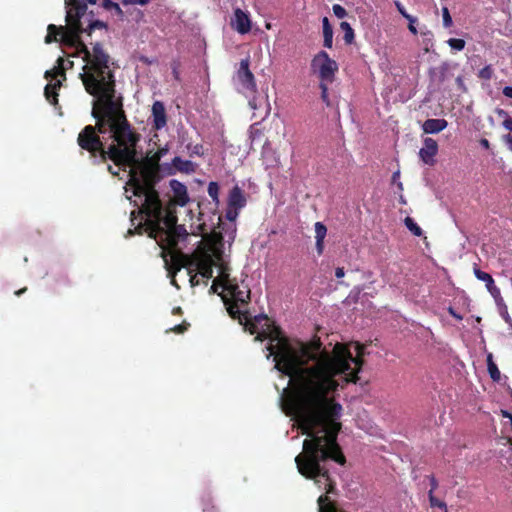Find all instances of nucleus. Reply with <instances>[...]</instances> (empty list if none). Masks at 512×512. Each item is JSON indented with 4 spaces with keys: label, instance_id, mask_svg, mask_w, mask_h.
I'll return each instance as SVG.
<instances>
[{
    "label": "nucleus",
    "instance_id": "58836bf2",
    "mask_svg": "<svg viewBox=\"0 0 512 512\" xmlns=\"http://www.w3.org/2000/svg\"><path fill=\"white\" fill-rule=\"evenodd\" d=\"M239 210L240 209H236L235 207H229L228 206L227 211H226V218L229 221H235L236 218L238 217Z\"/></svg>",
    "mask_w": 512,
    "mask_h": 512
},
{
    "label": "nucleus",
    "instance_id": "13d9d810",
    "mask_svg": "<svg viewBox=\"0 0 512 512\" xmlns=\"http://www.w3.org/2000/svg\"><path fill=\"white\" fill-rule=\"evenodd\" d=\"M26 290H27V288H26V287H24V288L19 289L18 291H16V292H15V294H16L17 296H20V295H21V294H23Z\"/></svg>",
    "mask_w": 512,
    "mask_h": 512
},
{
    "label": "nucleus",
    "instance_id": "bb28decb",
    "mask_svg": "<svg viewBox=\"0 0 512 512\" xmlns=\"http://www.w3.org/2000/svg\"><path fill=\"white\" fill-rule=\"evenodd\" d=\"M161 159V154L159 152H155L151 156H147L144 159L140 160V163H143L145 165L151 166V167H157L160 170L159 162Z\"/></svg>",
    "mask_w": 512,
    "mask_h": 512
},
{
    "label": "nucleus",
    "instance_id": "052dcab7",
    "mask_svg": "<svg viewBox=\"0 0 512 512\" xmlns=\"http://www.w3.org/2000/svg\"><path fill=\"white\" fill-rule=\"evenodd\" d=\"M158 152L161 154V157H162L167 152V150L166 149H160Z\"/></svg>",
    "mask_w": 512,
    "mask_h": 512
},
{
    "label": "nucleus",
    "instance_id": "9b49d317",
    "mask_svg": "<svg viewBox=\"0 0 512 512\" xmlns=\"http://www.w3.org/2000/svg\"><path fill=\"white\" fill-rule=\"evenodd\" d=\"M223 252L220 248H213L212 252H200V263L197 272L206 280L213 276V267L216 262L222 261Z\"/></svg>",
    "mask_w": 512,
    "mask_h": 512
},
{
    "label": "nucleus",
    "instance_id": "7c9ffc66",
    "mask_svg": "<svg viewBox=\"0 0 512 512\" xmlns=\"http://www.w3.org/2000/svg\"><path fill=\"white\" fill-rule=\"evenodd\" d=\"M428 497H429V502H430L431 507H438V508L444 509L445 512H447L446 503L439 500L438 498H436L434 496V493H432V491L428 492Z\"/></svg>",
    "mask_w": 512,
    "mask_h": 512
},
{
    "label": "nucleus",
    "instance_id": "4c0bfd02",
    "mask_svg": "<svg viewBox=\"0 0 512 512\" xmlns=\"http://www.w3.org/2000/svg\"><path fill=\"white\" fill-rule=\"evenodd\" d=\"M332 10L334 15L339 19H342L347 16V11L345 10L344 7H342L339 4H334Z\"/></svg>",
    "mask_w": 512,
    "mask_h": 512
},
{
    "label": "nucleus",
    "instance_id": "e2e57ef3",
    "mask_svg": "<svg viewBox=\"0 0 512 512\" xmlns=\"http://www.w3.org/2000/svg\"><path fill=\"white\" fill-rule=\"evenodd\" d=\"M128 232H129V234H131V235H133V234L135 233V232H134V231H132L131 229H129V231H128Z\"/></svg>",
    "mask_w": 512,
    "mask_h": 512
},
{
    "label": "nucleus",
    "instance_id": "f03ea898",
    "mask_svg": "<svg viewBox=\"0 0 512 512\" xmlns=\"http://www.w3.org/2000/svg\"><path fill=\"white\" fill-rule=\"evenodd\" d=\"M85 90L91 96H102L105 118L100 127L106 125V131L113 140L107 146L106 154L115 166L126 170L127 166L137 163L136 147L141 135L134 129L127 119L124 110L123 96L116 91L114 68L107 70L103 75L88 82Z\"/></svg>",
    "mask_w": 512,
    "mask_h": 512
},
{
    "label": "nucleus",
    "instance_id": "09e8293b",
    "mask_svg": "<svg viewBox=\"0 0 512 512\" xmlns=\"http://www.w3.org/2000/svg\"><path fill=\"white\" fill-rule=\"evenodd\" d=\"M503 94L508 97V98H512V87L510 86H506L504 87L503 89Z\"/></svg>",
    "mask_w": 512,
    "mask_h": 512
},
{
    "label": "nucleus",
    "instance_id": "6e6552de",
    "mask_svg": "<svg viewBox=\"0 0 512 512\" xmlns=\"http://www.w3.org/2000/svg\"><path fill=\"white\" fill-rule=\"evenodd\" d=\"M161 257L164 260L165 268L168 272L169 277L171 278V284L176 288H179L175 275L182 268H186L188 274L197 272L200 263V252H197L193 255H187L182 251H169V254L161 252Z\"/></svg>",
    "mask_w": 512,
    "mask_h": 512
},
{
    "label": "nucleus",
    "instance_id": "c756f323",
    "mask_svg": "<svg viewBox=\"0 0 512 512\" xmlns=\"http://www.w3.org/2000/svg\"><path fill=\"white\" fill-rule=\"evenodd\" d=\"M202 511L203 512H218L216 506L213 503L212 498L207 495L202 499Z\"/></svg>",
    "mask_w": 512,
    "mask_h": 512
},
{
    "label": "nucleus",
    "instance_id": "f8f14e48",
    "mask_svg": "<svg viewBox=\"0 0 512 512\" xmlns=\"http://www.w3.org/2000/svg\"><path fill=\"white\" fill-rule=\"evenodd\" d=\"M235 78L243 90L249 93L257 91L256 80L250 70V59L248 57L240 61Z\"/></svg>",
    "mask_w": 512,
    "mask_h": 512
},
{
    "label": "nucleus",
    "instance_id": "393cba45",
    "mask_svg": "<svg viewBox=\"0 0 512 512\" xmlns=\"http://www.w3.org/2000/svg\"><path fill=\"white\" fill-rule=\"evenodd\" d=\"M340 28H341L342 31H344V41H345V43L346 44H351L354 41V38H355L354 30L351 27V25L348 22L343 21V22L340 23Z\"/></svg>",
    "mask_w": 512,
    "mask_h": 512
},
{
    "label": "nucleus",
    "instance_id": "680f3d73",
    "mask_svg": "<svg viewBox=\"0 0 512 512\" xmlns=\"http://www.w3.org/2000/svg\"><path fill=\"white\" fill-rule=\"evenodd\" d=\"M202 146H195V153L199 154V149H201Z\"/></svg>",
    "mask_w": 512,
    "mask_h": 512
},
{
    "label": "nucleus",
    "instance_id": "cd10ccee",
    "mask_svg": "<svg viewBox=\"0 0 512 512\" xmlns=\"http://www.w3.org/2000/svg\"><path fill=\"white\" fill-rule=\"evenodd\" d=\"M264 138V132L255 126L251 127L250 130V139L252 144H261Z\"/></svg>",
    "mask_w": 512,
    "mask_h": 512
},
{
    "label": "nucleus",
    "instance_id": "f704fd0d",
    "mask_svg": "<svg viewBox=\"0 0 512 512\" xmlns=\"http://www.w3.org/2000/svg\"><path fill=\"white\" fill-rule=\"evenodd\" d=\"M442 17H443V25L446 28L451 27L453 24V21H452V17L450 15V12L447 7L442 8Z\"/></svg>",
    "mask_w": 512,
    "mask_h": 512
},
{
    "label": "nucleus",
    "instance_id": "20e7f679",
    "mask_svg": "<svg viewBox=\"0 0 512 512\" xmlns=\"http://www.w3.org/2000/svg\"><path fill=\"white\" fill-rule=\"evenodd\" d=\"M145 216V222L139 223L135 227V232L142 234L143 230L148 236L154 239L164 252L178 251L176 249L180 240L188 235L184 225L177 224V215L174 203H170L166 208L162 204L158 205L155 211H147L142 214Z\"/></svg>",
    "mask_w": 512,
    "mask_h": 512
},
{
    "label": "nucleus",
    "instance_id": "e433bc0d",
    "mask_svg": "<svg viewBox=\"0 0 512 512\" xmlns=\"http://www.w3.org/2000/svg\"><path fill=\"white\" fill-rule=\"evenodd\" d=\"M190 324L187 321H183L181 324L175 325L174 327L170 328L168 331H172L176 334H182L185 331H187Z\"/></svg>",
    "mask_w": 512,
    "mask_h": 512
},
{
    "label": "nucleus",
    "instance_id": "6e6d98bb",
    "mask_svg": "<svg viewBox=\"0 0 512 512\" xmlns=\"http://www.w3.org/2000/svg\"><path fill=\"white\" fill-rule=\"evenodd\" d=\"M406 19L409 21V24H415V22L417 21V19L410 14H408V18Z\"/></svg>",
    "mask_w": 512,
    "mask_h": 512
},
{
    "label": "nucleus",
    "instance_id": "dca6fc26",
    "mask_svg": "<svg viewBox=\"0 0 512 512\" xmlns=\"http://www.w3.org/2000/svg\"><path fill=\"white\" fill-rule=\"evenodd\" d=\"M80 25L82 27V33H87V35H91L92 31L95 29L106 28V24L100 20L93 19V13H87V7L85 8V12L83 16H81Z\"/></svg>",
    "mask_w": 512,
    "mask_h": 512
},
{
    "label": "nucleus",
    "instance_id": "ea45409f",
    "mask_svg": "<svg viewBox=\"0 0 512 512\" xmlns=\"http://www.w3.org/2000/svg\"><path fill=\"white\" fill-rule=\"evenodd\" d=\"M151 0H121L122 5L128 6V5H141L145 6L148 3H150Z\"/></svg>",
    "mask_w": 512,
    "mask_h": 512
},
{
    "label": "nucleus",
    "instance_id": "4d7b16f0",
    "mask_svg": "<svg viewBox=\"0 0 512 512\" xmlns=\"http://www.w3.org/2000/svg\"><path fill=\"white\" fill-rule=\"evenodd\" d=\"M70 2H75V0H69ZM84 3L96 4L98 0H82Z\"/></svg>",
    "mask_w": 512,
    "mask_h": 512
},
{
    "label": "nucleus",
    "instance_id": "a19ab883",
    "mask_svg": "<svg viewBox=\"0 0 512 512\" xmlns=\"http://www.w3.org/2000/svg\"><path fill=\"white\" fill-rule=\"evenodd\" d=\"M198 272H194V273H191V274H188L190 276V284L192 287H195V286H198L200 284V280L198 278Z\"/></svg>",
    "mask_w": 512,
    "mask_h": 512
},
{
    "label": "nucleus",
    "instance_id": "a211bd4d",
    "mask_svg": "<svg viewBox=\"0 0 512 512\" xmlns=\"http://www.w3.org/2000/svg\"><path fill=\"white\" fill-rule=\"evenodd\" d=\"M234 25L237 32L246 34L251 30V21L249 16L240 8L234 11Z\"/></svg>",
    "mask_w": 512,
    "mask_h": 512
},
{
    "label": "nucleus",
    "instance_id": "c9c22d12",
    "mask_svg": "<svg viewBox=\"0 0 512 512\" xmlns=\"http://www.w3.org/2000/svg\"><path fill=\"white\" fill-rule=\"evenodd\" d=\"M319 87L321 89V99L323 100V102L327 106H330L331 103H330V100H329V97H328V87H327V84L324 83V82H321Z\"/></svg>",
    "mask_w": 512,
    "mask_h": 512
},
{
    "label": "nucleus",
    "instance_id": "412c9836",
    "mask_svg": "<svg viewBox=\"0 0 512 512\" xmlns=\"http://www.w3.org/2000/svg\"><path fill=\"white\" fill-rule=\"evenodd\" d=\"M448 125V122L445 119H427L423 125L422 129L426 134H435L444 130Z\"/></svg>",
    "mask_w": 512,
    "mask_h": 512
},
{
    "label": "nucleus",
    "instance_id": "39448f33",
    "mask_svg": "<svg viewBox=\"0 0 512 512\" xmlns=\"http://www.w3.org/2000/svg\"><path fill=\"white\" fill-rule=\"evenodd\" d=\"M129 176L130 179L127 182L129 186L133 188V194L137 197H144V202L138 211H132V221L136 214L142 216L147 211H155L158 209V205L162 204L159 193L155 189V185L160 179L159 169L157 167H151L140 163V159L137 156V163L131 166Z\"/></svg>",
    "mask_w": 512,
    "mask_h": 512
},
{
    "label": "nucleus",
    "instance_id": "603ef678",
    "mask_svg": "<svg viewBox=\"0 0 512 512\" xmlns=\"http://www.w3.org/2000/svg\"><path fill=\"white\" fill-rule=\"evenodd\" d=\"M480 144H481V146H482V147H484L485 149H489V148H490V143H489V141H488L487 139H485V138H482V139L480 140Z\"/></svg>",
    "mask_w": 512,
    "mask_h": 512
},
{
    "label": "nucleus",
    "instance_id": "49530a36",
    "mask_svg": "<svg viewBox=\"0 0 512 512\" xmlns=\"http://www.w3.org/2000/svg\"><path fill=\"white\" fill-rule=\"evenodd\" d=\"M503 126L504 128H506L507 130L511 131L512 132V119L511 118H507L503 121Z\"/></svg>",
    "mask_w": 512,
    "mask_h": 512
},
{
    "label": "nucleus",
    "instance_id": "0eeeda50",
    "mask_svg": "<svg viewBox=\"0 0 512 512\" xmlns=\"http://www.w3.org/2000/svg\"><path fill=\"white\" fill-rule=\"evenodd\" d=\"M219 269V276L214 279L210 290L216 293L217 288L220 286L232 299L230 304H248L250 301V288L245 283V280L238 281L237 278H230L227 264L220 263Z\"/></svg>",
    "mask_w": 512,
    "mask_h": 512
},
{
    "label": "nucleus",
    "instance_id": "5fc2aeb1",
    "mask_svg": "<svg viewBox=\"0 0 512 512\" xmlns=\"http://www.w3.org/2000/svg\"><path fill=\"white\" fill-rule=\"evenodd\" d=\"M172 313L174 315H181L183 313V311H182L181 307H175V308H173Z\"/></svg>",
    "mask_w": 512,
    "mask_h": 512
},
{
    "label": "nucleus",
    "instance_id": "79ce46f5",
    "mask_svg": "<svg viewBox=\"0 0 512 512\" xmlns=\"http://www.w3.org/2000/svg\"><path fill=\"white\" fill-rule=\"evenodd\" d=\"M400 177V171H396L392 175V182L397 184V187L400 191L403 190V184L402 182H399L398 179Z\"/></svg>",
    "mask_w": 512,
    "mask_h": 512
},
{
    "label": "nucleus",
    "instance_id": "f3484780",
    "mask_svg": "<svg viewBox=\"0 0 512 512\" xmlns=\"http://www.w3.org/2000/svg\"><path fill=\"white\" fill-rule=\"evenodd\" d=\"M170 187L173 191L175 204L185 206L189 201L187 187L175 179L170 181Z\"/></svg>",
    "mask_w": 512,
    "mask_h": 512
},
{
    "label": "nucleus",
    "instance_id": "72a5a7b5",
    "mask_svg": "<svg viewBox=\"0 0 512 512\" xmlns=\"http://www.w3.org/2000/svg\"><path fill=\"white\" fill-rule=\"evenodd\" d=\"M492 75H493V69H492L491 65H486L478 73V77L483 80H490L492 78Z\"/></svg>",
    "mask_w": 512,
    "mask_h": 512
},
{
    "label": "nucleus",
    "instance_id": "5701e85b",
    "mask_svg": "<svg viewBox=\"0 0 512 512\" xmlns=\"http://www.w3.org/2000/svg\"><path fill=\"white\" fill-rule=\"evenodd\" d=\"M322 28L324 37L323 45L326 48H331L333 43V28L327 17H324L322 20Z\"/></svg>",
    "mask_w": 512,
    "mask_h": 512
},
{
    "label": "nucleus",
    "instance_id": "a878e982",
    "mask_svg": "<svg viewBox=\"0 0 512 512\" xmlns=\"http://www.w3.org/2000/svg\"><path fill=\"white\" fill-rule=\"evenodd\" d=\"M404 224L405 226L407 227V229L414 235V236H417V237H420L422 236L423 234V231L422 229L418 226V224L414 221L413 218L411 217H406L404 219Z\"/></svg>",
    "mask_w": 512,
    "mask_h": 512
},
{
    "label": "nucleus",
    "instance_id": "7ed1b4c3",
    "mask_svg": "<svg viewBox=\"0 0 512 512\" xmlns=\"http://www.w3.org/2000/svg\"><path fill=\"white\" fill-rule=\"evenodd\" d=\"M65 7L66 26L49 24L45 43L60 42L66 46L74 47L77 53L82 55L85 64L82 68L83 72L80 73V79L85 87L89 81L92 80L93 82L107 70L113 68L114 63L102 43H91L92 47L89 49L81 39L82 27L80 21L85 12L86 3L82 0H75V2L65 0Z\"/></svg>",
    "mask_w": 512,
    "mask_h": 512
},
{
    "label": "nucleus",
    "instance_id": "473e14b6",
    "mask_svg": "<svg viewBox=\"0 0 512 512\" xmlns=\"http://www.w3.org/2000/svg\"><path fill=\"white\" fill-rule=\"evenodd\" d=\"M447 43L452 49L457 50V51H461L465 47V41L460 38H450L447 41Z\"/></svg>",
    "mask_w": 512,
    "mask_h": 512
},
{
    "label": "nucleus",
    "instance_id": "423d86ee",
    "mask_svg": "<svg viewBox=\"0 0 512 512\" xmlns=\"http://www.w3.org/2000/svg\"><path fill=\"white\" fill-rule=\"evenodd\" d=\"M93 104L91 115L95 119V125H86L77 136V144L81 151H85L89 155L92 164L100 165L105 164L109 158L107 157V147L102 141L100 135L106 134V125L100 127L104 114L103 98L102 96H93Z\"/></svg>",
    "mask_w": 512,
    "mask_h": 512
},
{
    "label": "nucleus",
    "instance_id": "9d476101",
    "mask_svg": "<svg viewBox=\"0 0 512 512\" xmlns=\"http://www.w3.org/2000/svg\"><path fill=\"white\" fill-rule=\"evenodd\" d=\"M63 64L64 59L59 57L57 60V66L51 70H47L44 75L45 79L50 81V83H48L45 87L44 94L47 101L52 105L58 104L57 91L61 87V80H55L54 83H52V80L56 79L57 76H62L65 79V69Z\"/></svg>",
    "mask_w": 512,
    "mask_h": 512
},
{
    "label": "nucleus",
    "instance_id": "2eb2a0df",
    "mask_svg": "<svg viewBox=\"0 0 512 512\" xmlns=\"http://www.w3.org/2000/svg\"><path fill=\"white\" fill-rule=\"evenodd\" d=\"M152 117L153 124L152 127L155 130H160L167 124V115L165 106L161 101H155L152 105Z\"/></svg>",
    "mask_w": 512,
    "mask_h": 512
},
{
    "label": "nucleus",
    "instance_id": "ddd939ff",
    "mask_svg": "<svg viewBox=\"0 0 512 512\" xmlns=\"http://www.w3.org/2000/svg\"><path fill=\"white\" fill-rule=\"evenodd\" d=\"M424 146L419 151L421 160L427 165L435 164V156L438 153V143L430 137H427L423 141Z\"/></svg>",
    "mask_w": 512,
    "mask_h": 512
},
{
    "label": "nucleus",
    "instance_id": "1a4fd4ad",
    "mask_svg": "<svg viewBox=\"0 0 512 512\" xmlns=\"http://www.w3.org/2000/svg\"><path fill=\"white\" fill-rule=\"evenodd\" d=\"M311 69L318 74L321 82H332L334 74L338 70V65L329 57L327 52L320 51L312 59Z\"/></svg>",
    "mask_w": 512,
    "mask_h": 512
},
{
    "label": "nucleus",
    "instance_id": "2f4dec72",
    "mask_svg": "<svg viewBox=\"0 0 512 512\" xmlns=\"http://www.w3.org/2000/svg\"><path fill=\"white\" fill-rule=\"evenodd\" d=\"M102 6L107 10H112V9L115 10L117 15H119V16L123 15V11L120 8L119 4H117L111 0H102Z\"/></svg>",
    "mask_w": 512,
    "mask_h": 512
},
{
    "label": "nucleus",
    "instance_id": "f257e3e1",
    "mask_svg": "<svg viewBox=\"0 0 512 512\" xmlns=\"http://www.w3.org/2000/svg\"><path fill=\"white\" fill-rule=\"evenodd\" d=\"M228 313L238 319L254 340H269L267 357L273 356L275 368L290 377V389L284 405L286 414L292 416L302 434L309 439L303 442V450L295 457L299 473L316 484L324 480L326 495L318 500V512H346L328 494H334L336 484L325 466L328 459L340 465L346 458L337 442L341 430L339 421L342 406L331 396L339 388L337 376L344 374L346 383H357L361 371L365 347L355 343L353 357L347 345L336 343L329 351L319 337L308 342L292 343L282 329L265 314L250 317L236 304H229Z\"/></svg>",
    "mask_w": 512,
    "mask_h": 512
},
{
    "label": "nucleus",
    "instance_id": "aec40b11",
    "mask_svg": "<svg viewBox=\"0 0 512 512\" xmlns=\"http://www.w3.org/2000/svg\"><path fill=\"white\" fill-rule=\"evenodd\" d=\"M315 228V248L317 254L320 256L324 252L325 244L324 240L327 235V227L322 222H316L314 225Z\"/></svg>",
    "mask_w": 512,
    "mask_h": 512
},
{
    "label": "nucleus",
    "instance_id": "6ab92c4d",
    "mask_svg": "<svg viewBox=\"0 0 512 512\" xmlns=\"http://www.w3.org/2000/svg\"><path fill=\"white\" fill-rule=\"evenodd\" d=\"M246 197L243 190L239 186H234L228 196V206L235 207L236 209H242L246 205Z\"/></svg>",
    "mask_w": 512,
    "mask_h": 512
},
{
    "label": "nucleus",
    "instance_id": "de8ad7c7",
    "mask_svg": "<svg viewBox=\"0 0 512 512\" xmlns=\"http://www.w3.org/2000/svg\"><path fill=\"white\" fill-rule=\"evenodd\" d=\"M344 275H345V271H344V268H343V267H337V268L335 269V276H336L337 278H342V277H344Z\"/></svg>",
    "mask_w": 512,
    "mask_h": 512
},
{
    "label": "nucleus",
    "instance_id": "8fccbe9b",
    "mask_svg": "<svg viewBox=\"0 0 512 512\" xmlns=\"http://www.w3.org/2000/svg\"><path fill=\"white\" fill-rule=\"evenodd\" d=\"M118 168H119L118 170H115V169L113 168V166H111V165H109V164L107 165V170L109 171V173H111V174H112V175H114V176H116V175H118V174H119V170H120V169H123L122 167H118Z\"/></svg>",
    "mask_w": 512,
    "mask_h": 512
},
{
    "label": "nucleus",
    "instance_id": "bf43d9fd",
    "mask_svg": "<svg viewBox=\"0 0 512 512\" xmlns=\"http://www.w3.org/2000/svg\"><path fill=\"white\" fill-rule=\"evenodd\" d=\"M173 74H174L175 79L178 80L179 79V73H178V71L176 69H174Z\"/></svg>",
    "mask_w": 512,
    "mask_h": 512
},
{
    "label": "nucleus",
    "instance_id": "37998d69",
    "mask_svg": "<svg viewBox=\"0 0 512 512\" xmlns=\"http://www.w3.org/2000/svg\"><path fill=\"white\" fill-rule=\"evenodd\" d=\"M395 6L398 10V12L404 17V18H408V13L406 12L404 6L401 4V2L399 1H395Z\"/></svg>",
    "mask_w": 512,
    "mask_h": 512
},
{
    "label": "nucleus",
    "instance_id": "864d4df0",
    "mask_svg": "<svg viewBox=\"0 0 512 512\" xmlns=\"http://www.w3.org/2000/svg\"><path fill=\"white\" fill-rule=\"evenodd\" d=\"M408 29H409V31H410L412 34H414V35H416V34L418 33V31H417V29H416V27H415V25H414V24H409V25H408Z\"/></svg>",
    "mask_w": 512,
    "mask_h": 512
},
{
    "label": "nucleus",
    "instance_id": "c85d7f7f",
    "mask_svg": "<svg viewBox=\"0 0 512 512\" xmlns=\"http://www.w3.org/2000/svg\"><path fill=\"white\" fill-rule=\"evenodd\" d=\"M207 192L215 203L219 202V185L217 182H210L208 184Z\"/></svg>",
    "mask_w": 512,
    "mask_h": 512
},
{
    "label": "nucleus",
    "instance_id": "4468645a",
    "mask_svg": "<svg viewBox=\"0 0 512 512\" xmlns=\"http://www.w3.org/2000/svg\"><path fill=\"white\" fill-rule=\"evenodd\" d=\"M474 275L478 280L486 283L487 290L496 301H498V299H502L500 289L495 285L494 279L489 273L484 272L479 268L475 267Z\"/></svg>",
    "mask_w": 512,
    "mask_h": 512
},
{
    "label": "nucleus",
    "instance_id": "b1692460",
    "mask_svg": "<svg viewBox=\"0 0 512 512\" xmlns=\"http://www.w3.org/2000/svg\"><path fill=\"white\" fill-rule=\"evenodd\" d=\"M487 369L488 373L493 381H500L501 379V373L496 365V363L493 361L492 354H488L487 356Z\"/></svg>",
    "mask_w": 512,
    "mask_h": 512
},
{
    "label": "nucleus",
    "instance_id": "4be33fe9",
    "mask_svg": "<svg viewBox=\"0 0 512 512\" xmlns=\"http://www.w3.org/2000/svg\"><path fill=\"white\" fill-rule=\"evenodd\" d=\"M172 165L174 168L180 172L184 173H193L195 172V164L190 160H183L180 157H174L172 160Z\"/></svg>",
    "mask_w": 512,
    "mask_h": 512
},
{
    "label": "nucleus",
    "instance_id": "3c124183",
    "mask_svg": "<svg viewBox=\"0 0 512 512\" xmlns=\"http://www.w3.org/2000/svg\"><path fill=\"white\" fill-rule=\"evenodd\" d=\"M504 140L509 146V149L512 151V134H507L504 136Z\"/></svg>",
    "mask_w": 512,
    "mask_h": 512
},
{
    "label": "nucleus",
    "instance_id": "c03bdc74",
    "mask_svg": "<svg viewBox=\"0 0 512 512\" xmlns=\"http://www.w3.org/2000/svg\"><path fill=\"white\" fill-rule=\"evenodd\" d=\"M447 311L456 320L461 321L463 319V316L461 314L457 313L453 307H451V306L448 307Z\"/></svg>",
    "mask_w": 512,
    "mask_h": 512
},
{
    "label": "nucleus",
    "instance_id": "a18cd8bd",
    "mask_svg": "<svg viewBox=\"0 0 512 512\" xmlns=\"http://www.w3.org/2000/svg\"><path fill=\"white\" fill-rule=\"evenodd\" d=\"M429 480H430V486H431L429 491H432V493H434V491L438 487V482L433 475L429 476Z\"/></svg>",
    "mask_w": 512,
    "mask_h": 512
}]
</instances>
